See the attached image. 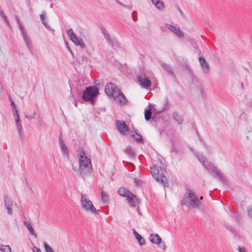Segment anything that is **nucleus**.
Returning a JSON list of instances; mask_svg holds the SVG:
<instances>
[{
	"label": "nucleus",
	"mask_w": 252,
	"mask_h": 252,
	"mask_svg": "<svg viewBox=\"0 0 252 252\" xmlns=\"http://www.w3.org/2000/svg\"><path fill=\"white\" fill-rule=\"evenodd\" d=\"M199 61L200 64L202 68L204 69L205 72H208L209 71V67L205 59L203 58L200 57L199 58Z\"/></svg>",
	"instance_id": "2eb2a0df"
},
{
	"label": "nucleus",
	"mask_w": 252,
	"mask_h": 252,
	"mask_svg": "<svg viewBox=\"0 0 252 252\" xmlns=\"http://www.w3.org/2000/svg\"><path fill=\"white\" fill-rule=\"evenodd\" d=\"M165 69L170 73V72H172L171 69L167 65H164Z\"/></svg>",
	"instance_id": "4c0bfd02"
},
{
	"label": "nucleus",
	"mask_w": 252,
	"mask_h": 252,
	"mask_svg": "<svg viewBox=\"0 0 252 252\" xmlns=\"http://www.w3.org/2000/svg\"><path fill=\"white\" fill-rule=\"evenodd\" d=\"M12 113L14 117L19 116L16 106H14V108H13Z\"/></svg>",
	"instance_id": "473e14b6"
},
{
	"label": "nucleus",
	"mask_w": 252,
	"mask_h": 252,
	"mask_svg": "<svg viewBox=\"0 0 252 252\" xmlns=\"http://www.w3.org/2000/svg\"><path fill=\"white\" fill-rule=\"evenodd\" d=\"M140 84L144 88H147L151 86V82L145 73H142L138 78Z\"/></svg>",
	"instance_id": "1a4fd4ad"
},
{
	"label": "nucleus",
	"mask_w": 252,
	"mask_h": 252,
	"mask_svg": "<svg viewBox=\"0 0 252 252\" xmlns=\"http://www.w3.org/2000/svg\"><path fill=\"white\" fill-rule=\"evenodd\" d=\"M17 22L18 23L19 29L20 30L22 35H24V34H26V32H25V31L24 30V27L22 25V24L20 23L19 19L17 18Z\"/></svg>",
	"instance_id": "cd10ccee"
},
{
	"label": "nucleus",
	"mask_w": 252,
	"mask_h": 252,
	"mask_svg": "<svg viewBox=\"0 0 252 252\" xmlns=\"http://www.w3.org/2000/svg\"><path fill=\"white\" fill-rule=\"evenodd\" d=\"M67 34L69 37L70 40L72 41L73 39H74L76 36L74 33L73 30L72 29H70L67 31Z\"/></svg>",
	"instance_id": "b1692460"
},
{
	"label": "nucleus",
	"mask_w": 252,
	"mask_h": 252,
	"mask_svg": "<svg viewBox=\"0 0 252 252\" xmlns=\"http://www.w3.org/2000/svg\"><path fill=\"white\" fill-rule=\"evenodd\" d=\"M0 250L2 252H11V248L8 245H1Z\"/></svg>",
	"instance_id": "5701e85b"
},
{
	"label": "nucleus",
	"mask_w": 252,
	"mask_h": 252,
	"mask_svg": "<svg viewBox=\"0 0 252 252\" xmlns=\"http://www.w3.org/2000/svg\"><path fill=\"white\" fill-rule=\"evenodd\" d=\"M133 20L135 21V19H134L133 16Z\"/></svg>",
	"instance_id": "8fccbe9b"
},
{
	"label": "nucleus",
	"mask_w": 252,
	"mask_h": 252,
	"mask_svg": "<svg viewBox=\"0 0 252 252\" xmlns=\"http://www.w3.org/2000/svg\"><path fill=\"white\" fill-rule=\"evenodd\" d=\"M238 251L239 252H249L245 248L242 247H239Z\"/></svg>",
	"instance_id": "72a5a7b5"
},
{
	"label": "nucleus",
	"mask_w": 252,
	"mask_h": 252,
	"mask_svg": "<svg viewBox=\"0 0 252 252\" xmlns=\"http://www.w3.org/2000/svg\"><path fill=\"white\" fill-rule=\"evenodd\" d=\"M173 117L174 120L178 122L179 124H181L183 123V118L177 113H174Z\"/></svg>",
	"instance_id": "aec40b11"
},
{
	"label": "nucleus",
	"mask_w": 252,
	"mask_h": 252,
	"mask_svg": "<svg viewBox=\"0 0 252 252\" xmlns=\"http://www.w3.org/2000/svg\"><path fill=\"white\" fill-rule=\"evenodd\" d=\"M42 24L44 25V26L47 28L48 29V30H51V27H50V26L48 25V23L46 21V20L45 21H43V22H42Z\"/></svg>",
	"instance_id": "f704fd0d"
},
{
	"label": "nucleus",
	"mask_w": 252,
	"mask_h": 252,
	"mask_svg": "<svg viewBox=\"0 0 252 252\" xmlns=\"http://www.w3.org/2000/svg\"><path fill=\"white\" fill-rule=\"evenodd\" d=\"M4 206L7 210L9 215H12L13 214L12 208L13 205V202L10 200L7 197L5 196L4 199Z\"/></svg>",
	"instance_id": "f8f14e48"
},
{
	"label": "nucleus",
	"mask_w": 252,
	"mask_h": 252,
	"mask_svg": "<svg viewBox=\"0 0 252 252\" xmlns=\"http://www.w3.org/2000/svg\"><path fill=\"white\" fill-rule=\"evenodd\" d=\"M140 237L135 236V238L138 240L139 244L140 245H143L145 244V241L142 236L139 234Z\"/></svg>",
	"instance_id": "c85d7f7f"
},
{
	"label": "nucleus",
	"mask_w": 252,
	"mask_h": 252,
	"mask_svg": "<svg viewBox=\"0 0 252 252\" xmlns=\"http://www.w3.org/2000/svg\"><path fill=\"white\" fill-rule=\"evenodd\" d=\"M72 41L76 45L80 46L82 48H84L85 47V44L83 42V40L81 38H78L76 37L74 39H73Z\"/></svg>",
	"instance_id": "a211bd4d"
},
{
	"label": "nucleus",
	"mask_w": 252,
	"mask_h": 252,
	"mask_svg": "<svg viewBox=\"0 0 252 252\" xmlns=\"http://www.w3.org/2000/svg\"><path fill=\"white\" fill-rule=\"evenodd\" d=\"M60 143L61 146L62 151L64 156H67L68 155V148L65 145V144L63 142V139L61 137H60L59 139Z\"/></svg>",
	"instance_id": "dca6fc26"
},
{
	"label": "nucleus",
	"mask_w": 252,
	"mask_h": 252,
	"mask_svg": "<svg viewBox=\"0 0 252 252\" xmlns=\"http://www.w3.org/2000/svg\"><path fill=\"white\" fill-rule=\"evenodd\" d=\"M165 246H163V250H165Z\"/></svg>",
	"instance_id": "09e8293b"
},
{
	"label": "nucleus",
	"mask_w": 252,
	"mask_h": 252,
	"mask_svg": "<svg viewBox=\"0 0 252 252\" xmlns=\"http://www.w3.org/2000/svg\"><path fill=\"white\" fill-rule=\"evenodd\" d=\"M197 158L200 161L201 163H202L203 166L205 168L208 170L212 169L213 171V173L214 174V176H216V177L220 178L221 175L219 172V171L217 170L216 169H213L214 167L210 163H209L207 161L205 160L206 158L203 155H198L197 156Z\"/></svg>",
	"instance_id": "6e6552de"
},
{
	"label": "nucleus",
	"mask_w": 252,
	"mask_h": 252,
	"mask_svg": "<svg viewBox=\"0 0 252 252\" xmlns=\"http://www.w3.org/2000/svg\"><path fill=\"white\" fill-rule=\"evenodd\" d=\"M14 119L15 120L16 127L18 133L20 135H22L23 133V126L19 116L14 117Z\"/></svg>",
	"instance_id": "ddd939ff"
},
{
	"label": "nucleus",
	"mask_w": 252,
	"mask_h": 252,
	"mask_svg": "<svg viewBox=\"0 0 252 252\" xmlns=\"http://www.w3.org/2000/svg\"><path fill=\"white\" fill-rule=\"evenodd\" d=\"M149 240L156 245H159L161 242V239L158 234H152L150 236Z\"/></svg>",
	"instance_id": "4468645a"
},
{
	"label": "nucleus",
	"mask_w": 252,
	"mask_h": 252,
	"mask_svg": "<svg viewBox=\"0 0 252 252\" xmlns=\"http://www.w3.org/2000/svg\"><path fill=\"white\" fill-rule=\"evenodd\" d=\"M98 94V89L95 87H89L83 93L82 99L86 101H92Z\"/></svg>",
	"instance_id": "423d86ee"
},
{
	"label": "nucleus",
	"mask_w": 252,
	"mask_h": 252,
	"mask_svg": "<svg viewBox=\"0 0 252 252\" xmlns=\"http://www.w3.org/2000/svg\"><path fill=\"white\" fill-rule=\"evenodd\" d=\"M137 136H138V138H136V140L138 141H140L141 140H142V136L141 135H139L138 134H137Z\"/></svg>",
	"instance_id": "a19ab883"
},
{
	"label": "nucleus",
	"mask_w": 252,
	"mask_h": 252,
	"mask_svg": "<svg viewBox=\"0 0 252 252\" xmlns=\"http://www.w3.org/2000/svg\"><path fill=\"white\" fill-rule=\"evenodd\" d=\"M92 165L91 159L87 157L85 153L81 151L79 154V170L82 176L90 173L92 171Z\"/></svg>",
	"instance_id": "f03ea898"
},
{
	"label": "nucleus",
	"mask_w": 252,
	"mask_h": 252,
	"mask_svg": "<svg viewBox=\"0 0 252 252\" xmlns=\"http://www.w3.org/2000/svg\"><path fill=\"white\" fill-rule=\"evenodd\" d=\"M35 115H36V112L35 111H34L33 113L30 116H29V115H27L26 113H25V117L29 120H31L32 119H34L35 117Z\"/></svg>",
	"instance_id": "c756f323"
},
{
	"label": "nucleus",
	"mask_w": 252,
	"mask_h": 252,
	"mask_svg": "<svg viewBox=\"0 0 252 252\" xmlns=\"http://www.w3.org/2000/svg\"><path fill=\"white\" fill-rule=\"evenodd\" d=\"M24 224L25 226L27 228V229L29 230L31 234L32 235H35V233L34 232L31 223L28 221H24Z\"/></svg>",
	"instance_id": "6ab92c4d"
},
{
	"label": "nucleus",
	"mask_w": 252,
	"mask_h": 252,
	"mask_svg": "<svg viewBox=\"0 0 252 252\" xmlns=\"http://www.w3.org/2000/svg\"><path fill=\"white\" fill-rule=\"evenodd\" d=\"M10 101H11V105L12 106V108L13 109V108H14V106H16L14 102L13 101V100L11 99V98H10Z\"/></svg>",
	"instance_id": "58836bf2"
},
{
	"label": "nucleus",
	"mask_w": 252,
	"mask_h": 252,
	"mask_svg": "<svg viewBox=\"0 0 252 252\" xmlns=\"http://www.w3.org/2000/svg\"><path fill=\"white\" fill-rule=\"evenodd\" d=\"M0 15L3 17V18L5 19V22L6 23V24L8 25H10V23H9V21L7 20V17L5 15L3 11L1 9H0Z\"/></svg>",
	"instance_id": "2f4dec72"
},
{
	"label": "nucleus",
	"mask_w": 252,
	"mask_h": 252,
	"mask_svg": "<svg viewBox=\"0 0 252 252\" xmlns=\"http://www.w3.org/2000/svg\"><path fill=\"white\" fill-rule=\"evenodd\" d=\"M43 245L46 252H54L52 248L47 243H44Z\"/></svg>",
	"instance_id": "bb28decb"
},
{
	"label": "nucleus",
	"mask_w": 252,
	"mask_h": 252,
	"mask_svg": "<svg viewBox=\"0 0 252 252\" xmlns=\"http://www.w3.org/2000/svg\"><path fill=\"white\" fill-rule=\"evenodd\" d=\"M151 110H145V118L146 121H148L151 119Z\"/></svg>",
	"instance_id": "393cba45"
},
{
	"label": "nucleus",
	"mask_w": 252,
	"mask_h": 252,
	"mask_svg": "<svg viewBox=\"0 0 252 252\" xmlns=\"http://www.w3.org/2000/svg\"><path fill=\"white\" fill-rule=\"evenodd\" d=\"M116 126L121 134L125 135L128 133V128L125 122L117 120L116 122Z\"/></svg>",
	"instance_id": "9d476101"
},
{
	"label": "nucleus",
	"mask_w": 252,
	"mask_h": 252,
	"mask_svg": "<svg viewBox=\"0 0 252 252\" xmlns=\"http://www.w3.org/2000/svg\"><path fill=\"white\" fill-rule=\"evenodd\" d=\"M74 104H75V105L76 106H77V103H76V101H75V102H74Z\"/></svg>",
	"instance_id": "49530a36"
},
{
	"label": "nucleus",
	"mask_w": 252,
	"mask_h": 252,
	"mask_svg": "<svg viewBox=\"0 0 252 252\" xmlns=\"http://www.w3.org/2000/svg\"><path fill=\"white\" fill-rule=\"evenodd\" d=\"M226 209H227V211H229L230 213H231L232 214H233V212H232V211L231 210L230 208L229 207V206H227L226 207Z\"/></svg>",
	"instance_id": "c03bdc74"
},
{
	"label": "nucleus",
	"mask_w": 252,
	"mask_h": 252,
	"mask_svg": "<svg viewBox=\"0 0 252 252\" xmlns=\"http://www.w3.org/2000/svg\"><path fill=\"white\" fill-rule=\"evenodd\" d=\"M151 174L153 177L158 182L161 183L164 186L167 184V179L164 174V169L160 166L155 165L151 167Z\"/></svg>",
	"instance_id": "20e7f679"
},
{
	"label": "nucleus",
	"mask_w": 252,
	"mask_h": 252,
	"mask_svg": "<svg viewBox=\"0 0 252 252\" xmlns=\"http://www.w3.org/2000/svg\"><path fill=\"white\" fill-rule=\"evenodd\" d=\"M134 183L137 185H139L141 183V180L139 178H135L134 179Z\"/></svg>",
	"instance_id": "e433bc0d"
},
{
	"label": "nucleus",
	"mask_w": 252,
	"mask_h": 252,
	"mask_svg": "<svg viewBox=\"0 0 252 252\" xmlns=\"http://www.w3.org/2000/svg\"><path fill=\"white\" fill-rule=\"evenodd\" d=\"M117 2L118 4H120V5H122L123 6H125L124 4H122V3L119 1V0H117Z\"/></svg>",
	"instance_id": "a18cd8bd"
},
{
	"label": "nucleus",
	"mask_w": 252,
	"mask_h": 252,
	"mask_svg": "<svg viewBox=\"0 0 252 252\" xmlns=\"http://www.w3.org/2000/svg\"><path fill=\"white\" fill-rule=\"evenodd\" d=\"M133 234H134V236H135H135L140 237V236H139V234H138V233L136 231V230H135L134 229H133Z\"/></svg>",
	"instance_id": "37998d69"
},
{
	"label": "nucleus",
	"mask_w": 252,
	"mask_h": 252,
	"mask_svg": "<svg viewBox=\"0 0 252 252\" xmlns=\"http://www.w3.org/2000/svg\"><path fill=\"white\" fill-rule=\"evenodd\" d=\"M119 194L126 197L128 204L131 207H135L136 205L137 199L135 196L128 190L124 188H121L118 190Z\"/></svg>",
	"instance_id": "0eeeda50"
},
{
	"label": "nucleus",
	"mask_w": 252,
	"mask_h": 252,
	"mask_svg": "<svg viewBox=\"0 0 252 252\" xmlns=\"http://www.w3.org/2000/svg\"><path fill=\"white\" fill-rule=\"evenodd\" d=\"M201 210L204 212V213H205L206 214H209L211 213V210L209 208V207L207 206H204L202 207V208L201 209Z\"/></svg>",
	"instance_id": "7c9ffc66"
},
{
	"label": "nucleus",
	"mask_w": 252,
	"mask_h": 252,
	"mask_svg": "<svg viewBox=\"0 0 252 252\" xmlns=\"http://www.w3.org/2000/svg\"><path fill=\"white\" fill-rule=\"evenodd\" d=\"M166 27L171 32L174 33L177 36L182 38L184 36V33L179 29V28L169 24H166Z\"/></svg>",
	"instance_id": "9b49d317"
},
{
	"label": "nucleus",
	"mask_w": 252,
	"mask_h": 252,
	"mask_svg": "<svg viewBox=\"0 0 252 252\" xmlns=\"http://www.w3.org/2000/svg\"><path fill=\"white\" fill-rule=\"evenodd\" d=\"M203 199L202 196H201V197H200V200H201V199Z\"/></svg>",
	"instance_id": "de8ad7c7"
},
{
	"label": "nucleus",
	"mask_w": 252,
	"mask_h": 252,
	"mask_svg": "<svg viewBox=\"0 0 252 252\" xmlns=\"http://www.w3.org/2000/svg\"><path fill=\"white\" fill-rule=\"evenodd\" d=\"M81 203L82 207L87 212L96 214L97 210L93 205L92 201L89 199L86 194H82L81 198Z\"/></svg>",
	"instance_id": "39448f33"
},
{
	"label": "nucleus",
	"mask_w": 252,
	"mask_h": 252,
	"mask_svg": "<svg viewBox=\"0 0 252 252\" xmlns=\"http://www.w3.org/2000/svg\"><path fill=\"white\" fill-rule=\"evenodd\" d=\"M40 19L41 20V22H43V21H45V15L44 14H42L40 15Z\"/></svg>",
	"instance_id": "ea45409f"
},
{
	"label": "nucleus",
	"mask_w": 252,
	"mask_h": 252,
	"mask_svg": "<svg viewBox=\"0 0 252 252\" xmlns=\"http://www.w3.org/2000/svg\"><path fill=\"white\" fill-rule=\"evenodd\" d=\"M127 150H128V153L129 155L133 156L134 155V152L133 149H132L131 148H127Z\"/></svg>",
	"instance_id": "c9c22d12"
},
{
	"label": "nucleus",
	"mask_w": 252,
	"mask_h": 252,
	"mask_svg": "<svg viewBox=\"0 0 252 252\" xmlns=\"http://www.w3.org/2000/svg\"><path fill=\"white\" fill-rule=\"evenodd\" d=\"M101 200L104 203H106L108 202L107 196L104 191H101Z\"/></svg>",
	"instance_id": "a878e982"
},
{
	"label": "nucleus",
	"mask_w": 252,
	"mask_h": 252,
	"mask_svg": "<svg viewBox=\"0 0 252 252\" xmlns=\"http://www.w3.org/2000/svg\"><path fill=\"white\" fill-rule=\"evenodd\" d=\"M22 37L23 38V39L27 45L28 48L29 49H31L32 48V45H31V40L28 38V36L26 34H24V35H22Z\"/></svg>",
	"instance_id": "4be33fe9"
},
{
	"label": "nucleus",
	"mask_w": 252,
	"mask_h": 252,
	"mask_svg": "<svg viewBox=\"0 0 252 252\" xmlns=\"http://www.w3.org/2000/svg\"><path fill=\"white\" fill-rule=\"evenodd\" d=\"M105 92L109 97L113 98L118 104H125L127 101L124 94L115 84H107L105 88Z\"/></svg>",
	"instance_id": "f257e3e1"
},
{
	"label": "nucleus",
	"mask_w": 252,
	"mask_h": 252,
	"mask_svg": "<svg viewBox=\"0 0 252 252\" xmlns=\"http://www.w3.org/2000/svg\"><path fill=\"white\" fill-rule=\"evenodd\" d=\"M104 35L106 39L112 45H113L115 42V39L114 38H112L110 35H109L108 33L104 32Z\"/></svg>",
	"instance_id": "412c9836"
},
{
	"label": "nucleus",
	"mask_w": 252,
	"mask_h": 252,
	"mask_svg": "<svg viewBox=\"0 0 252 252\" xmlns=\"http://www.w3.org/2000/svg\"><path fill=\"white\" fill-rule=\"evenodd\" d=\"M151 1L152 2V3L153 4H154L156 7L161 10H163L164 7V5L163 4V2L160 0H151Z\"/></svg>",
	"instance_id": "f3484780"
},
{
	"label": "nucleus",
	"mask_w": 252,
	"mask_h": 252,
	"mask_svg": "<svg viewBox=\"0 0 252 252\" xmlns=\"http://www.w3.org/2000/svg\"><path fill=\"white\" fill-rule=\"evenodd\" d=\"M201 204L200 200L191 190H187L184 200L182 201V205L188 206L190 208H199Z\"/></svg>",
	"instance_id": "7ed1b4c3"
},
{
	"label": "nucleus",
	"mask_w": 252,
	"mask_h": 252,
	"mask_svg": "<svg viewBox=\"0 0 252 252\" xmlns=\"http://www.w3.org/2000/svg\"><path fill=\"white\" fill-rule=\"evenodd\" d=\"M33 252H41V250L37 247H34L33 249Z\"/></svg>",
	"instance_id": "79ce46f5"
}]
</instances>
